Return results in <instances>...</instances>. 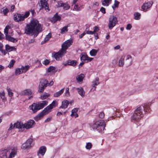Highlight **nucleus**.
<instances>
[{"mask_svg": "<svg viewBox=\"0 0 158 158\" xmlns=\"http://www.w3.org/2000/svg\"><path fill=\"white\" fill-rule=\"evenodd\" d=\"M48 103V101H43L39 102L38 103H33L30 106V108L32 110L33 113H35L38 110L43 108Z\"/></svg>", "mask_w": 158, "mask_h": 158, "instance_id": "nucleus-4", "label": "nucleus"}, {"mask_svg": "<svg viewBox=\"0 0 158 158\" xmlns=\"http://www.w3.org/2000/svg\"><path fill=\"white\" fill-rule=\"evenodd\" d=\"M99 116L100 118H104V114L103 113L101 112L99 114Z\"/></svg>", "mask_w": 158, "mask_h": 158, "instance_id": "nucleus-55", "label": "nucleus"}, {"mask_svg": "<svg viewBox=\"0 0 158 158\" xmlns=\"http://www.w3.org/2000/svg\"><path fill=\"white\" fill-rule=\"evenodd\" d=\"M85 31L86 32V34H88L93 35L94 34V32L91 31H87L86 29Z\"/></svg>", "mask_w": 158, "mask_h": 158, "instance_id": "nucleus-53", "label": "nucleus"}, {"mask_svg": "<svg viewBox=\"0 0 158 158\" xmlns=\"http://www.w3.org/2000/svg\"><path fill=\"white\" fill-rule=\"evenodd\" d=\"M84 77V75L83 74H81L77 75L76 77L77 81L78 82L81 81Z\"/></svg>", "mask_w": 158, "mask_h": 158, "instance_id": "nucleus-27", "label": "nucleus"}, {"mask_svg": "<svg viewBox=\"0 0 158 158\" xmlns=\"http://www.w3.org/2000/svg\"><path fill=\"white\" fill-rule=\"evenodd\" d=\"M50 61L46 59L43 61V64L45 65H48Z\"/></svg>", "mask_w": 158, "mask_h": 158, "instance_id": "nucleus-49", "label": "nucleus"}, {"mask_svg": "<svg viewBox=\"0 0 158 158\" xmlns=\"http://www.w3.org/2000/svg\"><path fill=\"white\" fill-rule=\"evenodd\" d=\"M71 116L72 117L75 116V118H76L78 116V115L77 114V113H73V112H72Z\"/></svg>", "mask_w": 158, "mask_h": 158, "instance_id": "nucleus-56", "label": "nucleus"}, {"mask_svg": "<svg viewBox=\"0 0 158 158\" xmlns=\"http://www.w3.org/2000/svg\"><path fill=\"white\" fill-rule=\"evenodd\" d=\"M153 2L150 1L144 3L141 6L142 10L144 12H146L152 6Z\"/></svg>", "mask_w": 158, "mask_h": 158, "instance_id": "nucleus-12", "label": "nucleus"}, {"mask_svg": "<svg viewBox=\"0 0 158 158\" xmlns=\"http://www.w3.org/2000/svg\"><path fill=\"white\" fill-rule=\"evenodd\" d=\"M99 29L97 26H95L94 27V33L98 31H99Z\"/></svg>", "mask_w": 158, "mask_h": 158, "instance_id": "nucleus-54", "label": "nucleus"}, {"mask_svg": "<svg viewBox=\"0 0 158 158\" xmlns=\"http://www.w3.org/2000/svg\"><path fill=\"white\" fill-rule=\"evenodd\" d=\"M85 33L84 32L83 33L79 35L80 38H81L85 35Z\"/></svg>", "mask_w": 158, "mask_h": 158, "instance_id": "nucleus-64", "label": "nucleus"}, {"mask_svg": "<svg viewBox=\"0 0 158 158\" xmlns=\"http://www.w3.org/2000/svg\"><path fill=\"white\" fill-rule=\"evenodd\" d=\"M72 40L71 39L67 40L64 42L61 46L62 48L61 49L63 51L62 52L63 53H66V50L72 44Z\"/></svg>", "mask_w": 158, "mask_h": 158, "instance_id": "nucleus-9", "label": "nucleus"}, {"mask_svg": "<svg viewBox=\"0 0 158 158\" xmlns=\"http://www.w3.org/2000/svg\"><path fill=\"white\" fill-rule=\"evenodd\" d=\"M69 104V101L67 100H64L62 102V105L60 108L65 109L67 108Z\"/></svg>", "mask_w": 158, "mask_h": 158, "instance_id": "nucleus-24", "label": "nucleus"}, {"mask_svg": "<svg viewBox=\"0 0 158 158\" xmlns=\"http://www.w3.org/2000/svg\"><path fill=\"white\" fill-rule=\"evenodd\" d=\"M56 6L57 7H63V9L65 10H67L70 7V6L67 3H63L61 1L58 2Z\"/></svg>", "mask_w": 158, "mask_h": 158, "instance_id": "nucleus-14", "label": "nucleus"}, {"mask_svg": "<svg viewBox=\"0 0 158 158\" xmlns=\"http://www.w3.org/2000/svg\"><path fill=\"white\" fill-rule=\"evenodd\" d=\"M48 1V0H41L40 5V6L41 7L40 9L44 8L47 12L49 11Z\"/></svg>", "mask_w": 158, "mask_h": 158, "instance_id": "nucleus-13", "label": "nucleus"}, {"mask_svg": "<svg viewBox=\"0 0 158 158\" xmlns=\"http://www.w3.org/2000/svg\"><path fill=\"white\" fill-rule=\"evenodd\" d=\"M46 150V148L45 146H43L40 147L39 151V153L43 156L45 153Z\"/></svg>", "mask_w": 158, "mask_h": 158, "instance_id": "nucleus-26", "label": "nucleus"}, {"mask_svg": "<svg viewBox=\"0 0 158 158\" xmlns=\"http://www.w3.org/2000/svg\"><path fill=\"white\" fill-rule=\"evenodd\" d=\"M69 26V24L67 26L64 27L61 30V33L63 34L68 31V27Z\"/></svg>", "mask_w": 158, "mask_h": 158, "instance_id": "nucleus-37", "label": "nucleus"}, {"mask_svg": "<svg viewBox=\"0 0 158 158\" xmlns=\"http://www.w3.org/2000/svg\"><path fill=\"white\" fill-rule=\"evenodd\" d=\"M69 88H67L66 89L65 92L64 93V95L66 96V97H69L70 96V93L69 91Z\"/></svg>", "mask_w": 158, "mask_h": 158, "instance_id": "nucleus-45", "label": "nucleus"}, {"mask_svg": "<svg viewBox=\"0 0 158 158\" xmlns=\"http://www.w3.org/2000/svg\"><path fill=\"white\" fill-rule=\"evenodd\" d=\"M30 13L29 11H27L22 14H15L13 16L14 20L15 22H17L23 21L25 18L28 17Z\"/></svg>", "mask_w": 158, "mask_h": 158, "instance_id": "nucleus-7", "label": "nucleus"}, {"mask_svg": "<svg viewBox=\"0 0 158 158\" xmlns=\"http://www.w3.org/2000/svg\"><path fill=\"white\" fill-rule=\"evenodd\" d=\"M56 101H53L50 105L45 108L40 114L34 117L36 121L40 120L44 115L47 114L51 112L52 110L56 106Z\"/></svg>", "mask_w": 158, "mask_h": 158, "instance_id": "nucleus-2", "label": "nucleus"}, {"mask_svg": "<svg viewBox=\"0 0 158 158\" xmlns=\"http://www.w3.org/2000/svg\"><path fill=\"white\" fill-rule=\"evenodd\" d=\"M50 96V94L46 93H44V94L41 95L40 98L42 100L45 99Z\"/></svg>", "mask_w": 158, "mask_h": 158, "instance_id": "nucleus-35", "label": "nucleus"}, {"mask_svg": "<svg viewBox=\"0 0 158 158\" xmlns=\"http://www.w3.org/2000/svg\"><path fill=\"white\" fill-rule=\"evenodd\" d=\"M9 28H10V27L9 26H7L4 29V33L6 35V36H7V35L8 33V30Z\"/></svg>", "mask_w": 158, "mask_h": 158, "instance_id": "nucleus-46", "label": "nucleus"}, {"mask_svg": "<svg viewBox=\"0 0 158 158\" xmlns=\"http://www.w3.org/2000/svg\"><path fill=\"white\" fill-rule=\"evenodd\" d=\"M52 118H47L45 121V123H47L50 121L51 119Z\"/></svg>", "mask_w": 158, "mask_h": 158, "instance_id": "nucleus-60", "label": "nucleus"}, {"mask_svg": "<svg viewBox=\"0 0 158 158\" xmlns=\"http://www.w3.org/2000/svg\"><path fill=\"white\" fill-rule=\"evenodd\" d=\"M35 40L34 39H31L28 42V44H31L32 43H33L35 42Z\"/></svg>", "mask_w": 158, "mask_h": 158, "instance_id": "nucleus-58", "label": "nucleus"}, {"mask_svg": "<svg viewBox=\"0 0 158 158\" xmlns=\"http://www.w3.org/2000/svg\"><path fill=\"white\" fill-rule=\"evenodd\" d=\"M6 50L8 52L11 51H15L16 48L10 46L9 45L6 44L5 46Z\"/></svg>", "mask_w": 158, "mask_h": 158, "instance_id": "nucleus-25", "label": "nucleus"}, {"mask_svg": "<svg viewBox=\"0 0 158 158\" xmlns=\"http://www.w3.org/2000/svg\"><path fill=\"white\" fill-rule=\"evenodd\" d=\"M30 66L28 65H26L25 66H22L21 69L23 73H25L29 68Z\"/></svg>", "mask_w": 158, "mask_h": 158, "instance_id": "nucleus-40", "label": "nucleus"}, {"mask_svg": "<svg viewBox=\"0 0 158 158\" xmlns=\"http://www.w3.org/2000/svg\"><path fill=\"white\" fill-rule=\"evenodd\" d=\"M67 64L69 65L74 66L77 64V61L75 60H69L68 61Z\"/></svg>", "mask_w": 158, "mask_h": 158, "instance_id": "nucleus-31", "label": "nucleus"}, {"mask_svg": "<svg viewBox=\"0 0 158 158\" xmlns=\"http://www.w3.org/2000/svg\"><path fill=\"white\" fill-rule=\"evenodd\" d=\"M15 6L14 5H12L10 7V11L11 12L13 11L15 9Z\"/></svg>", "mask_w": 158, "mask_h": 158, "instance_id": "nucleus-59", "label": "nucleus"}, {"mask_svg": "<svg viewBox=\"0 0 158 158\" xmlns=\"http://www.w3.org/2000/svg\"><path fill=\"white\" fill-rule=\"evenodd\" d=\"M81 60L87 61V62L91 61L93 59V58L88 57L85 53H82L80 56Z\"/></svg>", "mask_w": 158, "mask_h": 158, "instance_id": "nucleus-15", "label": "nucleus"}, {"mask_svg": "<svg viewBox=\"0 0 158 158\" xmlns=\"http://www.w3.org/2000/svg\"><path fill=\"white\" fill-rule=\"evenodd\" d=\"M6 38L8 40L12 42H16L17 40L14 38L10 36H6Z\"/></svg>", "mask_w": 158, "mask_h": 158, "instance_id": "nucleus-36", "label": "nucleus"}, {"mask_svg": "<svg viewBox=\"0 0 158 158\" xmlns=\"http://www.w3.org/2000/svg\"><path fill=\"white\" fill-rule=\"evenodd\" d=\"M33 139L31 138L28 139L25 143L22 144L21 148L23 149L30 148L33 145Z\"/></svg>", "mask_w": 158, "mask_h": 158, "instance_id": "nucleus-11", "label": "nucleus"}, {"mask_svg": "<svg viewBox=\"0 0 158 158\" xmlns=\"http://www.w3.org/2000/svg\"><path fill=\"white\" fill-rule=\"evenodd\" d=\"M7 90L9 96L12 97L13 96V93L12 92L11 90L10 89H8Z\"/></svg>", "mask_w": 158, "mask_h": 158, "instance_id": "nucleus-50", "label": "nucleus"}, {"mask_svg": "<svg viewBox=\"0 0 158 158\" xmlns=\"http://www.w3.org/2000/svg\"><path fill=\"white\" fill-rule=\"evenodd\" d=\"M23 73V71H22L21 68H17L15 70V75L17 76L22 73Z\"/></svg>", "mask_w": 158, "mask_h": 158, "instance_id": "nucleus-33", "label": "nucleus"}, {"mask_svg": "<svg viewBox=\"0 0 158 158\" xmlns=\"http://www.w3.org/2000/svg\"><path fill=\"white\" fill-rule=\"evenodd\" d=\"M143 108V106H140L135 110L134 114L131 117V121L132 122L136 123L140 120L143 116L142 112Z\"/></svg>", "mask_w": 158, "mask_h": 158, "instance_id": "nucleus-3", "label": "nucleus"}, {"mask_svg": "<svg viewBox=\"0 0 158 158\" xmlns=\"http://www.w3.org/2000/svg\"><path fill=\"white\" fill-rule=\"evenodd\" d=\"M35 123L33 120H29L26 123L24 124V127L26 129L31 128L35 125Z\"/></svg>", "mask_w": 158, "mask_h": 158, "instance_id": "nucleus-17", "label": "nucleus"}, {"mask_svg": "<svg viewBox=\"0 0 158 158\" xmlns=\"http://www.w3.org/2000/svg\"><path fill=\"white\" fill-rule=\"evenodd\" d=\"M132 27V25L130 24H128L127 25L126 29L127 30H130Z\"/></svg>", "mask_w": 158, "mask_h": 158, "instance_id": "nucleus-51", "label": "nucleus"}, {"mask_svg": "<svg viewBox=\"0 0 158 158\" xmlns=\"http://www.w3.org/2000/svg\"><path fill=\"white\" fill-rule=\"evenodd\" d=\"M53 81H52L49 83H48V86H52L53 85Z\"/></svg>", "mask_w": 158, "mask_h": 158, "instance_id": "nucleus-62", "label": "nucleus"}, {"mask_svg": "<svg viewBox=\"0 0 158 158\" xmlns=\"http://www.w3.org/2000/svg\"><path fill=\"white\" fill-rule=\"evenodd\" d=\"M124 58L121 57V58L118 61V66L119 67H122L123 66L124 64Z\"/></svg>", "mask_w": 158, "mask_h": 158, "instance_id": "nucleus-34", "label": "nucleus"}, {"mask_svg": "<svg viewBox=\"0 0 158 158\" xmlns=\"http://www.w3.org/2000/svg\"><path fill=\"white\" fill-rule=\"evenodd\" d=\"M14 127H15V126H14V125L13 126V125L12 123H11L10 125V127L9 128L8 130L10 131L12 129H13Z\"/></svg>", "mask_w": 158, "mask_h": 158, "instance_id": "nucleus-57", "label": "nucleus"}, {"mask_svg": "<svg viewBox=\"0 0 158 158\" xmlns=\"http://www.w3.org/2000/svg\"><path fill=\"white\" fill-rule=\"evenodd\" d=\"M117 18L114 15H111L109 19V23L108 26L110 29H112L115 26L116 24L117 23Z\"/></svg>", "mask_w": 158, "mask_h": 158, "instance_id": "nucleus-8", "label": "nucleus"}, {"mask_svg": "<svg viewBox=\"0 0 158 158\" xmlns=\"http://www.w3.org/2000/svg\"><path fill=\"white\" fill-rule=\"evenodd\" d=\"M15 62V60H14L13 59L11 60L8 66V67L9 68H11V67H13Z\"/></svg>", "mask_w": 158, "mask_h": 158, "instance_id": "nucleus-44", "label": "nucleus"}, {"mask_svg": "<svg viewBox=\"0 0 158 158\" xmlns=\"http://www.w3.org/2000/svg\"><path fill=\"white\" fill-rule=\"evenodd\" d=\"M16 150L13 149L10 152L7 149H4L0 151V158H12L16 155Z\"/></svg>", "mask_w": 158, "mask_h": 158, "instance_id": "nucleus-5", "label": "nucleus"}, {"mask_svg": "<svg viewBox=\"0 0 158 158\" xmlns=\"http://www.w3.org/2000/svg\"><path fill=\"white\" fill-rule=\"evenodd\" d=\"M92 146V145L91 143L88 142L86 144V145L85 146V148L89 150L90 149Z\"/></svg>", "mask_w": 158, "mask_h": 158, "instance_id": "nucleus-43", "label": "nucleus"}, {"mask_svg": "<svg viewBox=\"0 0 158 158\" xmlns=\"http://www.w3.org/2000/svg\"><path fill=\"white\" fill-rule=\"evenodd\" d=\"M119 2L118 1L115 0L113 6H112V7L114 10L116 8L118 7L119 4Z\"/></svg>", "mask_w": 158, "mask_h": 158, "instance_id": "nucleus-38", "label": "nucleus"}, {"mask_svg": "<svg viewBox=\"0 0 158 158\" xmlns=\"http://www.w3.org/2000/svg\"><path fill=\"white\" fill-rule=\"evenodd\" d=\"M55 69V67L52 66H50L48 69V72H51L53 70H54Z\"/></svg>", "mask_w": 158, "mask_h": 158, "instance_id": "nucleus-48", "label": "nucleus"}, {"mask_svg": "<svg viewBox=\"0 0 158 158\" xmlns=\"http://www.w3.org/2000/svg\"><path fill=\"white\" fill-rule=\"evenodd\" d=\"M105 125L103 120H100L94 123L92 127L94 130L96 129L99 132H101L104 130Z\"/></svg>", "mask_w": 158, "mask_h": 158, "instance_id": "nucleus-6", "label": "nucleus"}, {"mask_svg": "<svg viewBox=\"0 0 158 158\" xmlns=\"http://www.w3.org/2000/svg\"><path fill=\"white\" fill-rule=\"evenodd\" d=\"M100 11L102 13L104 14L106 13V9L105 8L102 7L100 9Z\"/></svg>", "mask_w": 158, "mask_h": 158, "instance_id": "nucleus-52", "label": "nucleus"}, {"mask_svg": "<svg viewBox=\"0 0 158 158\" xmlns=\"http://www.w3.org/2000/svg\"><path fill=\"white\" fill-rule=\"evenodd\" d=\"M42 28L39 21L36 19H33L29 23L27 24L25 28V33L27 35H34V37H35L42 31Z\"/></svg>", "mask_w": 158, "mask_h": 158, "instance_id": "nucleus-1", "label": "nucleus"}, {"mask_svg": "<svg viewBox=\"0 0 158 158\" xmlns=\"http://www.w3.org/2000/svg\"><path fill=\"white\" fill-rule=\"evenodd\" d=\"M76 89L77 90V92L82 97L85 96V92L82 87H79L76 88Z\"/></svg>", "mask_w": 158, "mask_h": 158, "instance_id": "nucleus-23", "label": "nucleus"}, {"mask_svg": "<svg viewBox=\"0 0 158 158\" xmlns=\"http://www.w3.org/2000/svg\"><path fill=\"white\" fill-rule=\"evenodd\" d=\"M99 78L97 77L93 81L92 85L93 87L92 88L91 90H92L93 91L95 90L96 88V86L98 85L99 84Z\"/></svg>", "mask_w": 158, "mask_h": 158, "instance_id": "nucleus-19", "label": "nucleus"}, {"mask_svg": "<svg viewBox=\"0 0 158 158\" xmlns=\"http://www.w3.org/2000/svg\"><path fill=\"white\" fill-rule=\"evenodd\" d=\"M97 52V51L95 49H92L90 52V54L91 56H95Z\"/></svg>", "mask_w": 158, "mask_h": 158, "instance_id": "nucleus-42", "label": "nucleus"}, {"mask_svg": "<svg viewBox=\"0 0 158 158\" xmlns=\"http://www.w3.org/2000/svg\"><path fill=\"white\" fill-rule=\"evenodd\" d=\"M24 125V124L22 122H17L14 124V126L16 128L19 129V131L21 132L23 131V129L25 128Z\"/></svg>", "mask_w": 158, "mask_h": 158, "instance_id": "nucleus-16", "label": "nucleus"}, {"mask_svg": "<svg viewBox=\"0 0 158 158\" xmlns=\"http://www.w3.org/2000/svg\"><path fill=\"white\" fill-rule=\"evenodd\" d=\"M126 65L127 67L131 65L132 64V60L131 56L129 55H128L127 56V58L126 59Z\"/></svg>", "mask_w": 158, "mask_h": 158, "instance_id": "nucleus-21", "label": "nucleus"}, {"mask_svg": "<svg viewBox=\"0 0 158 158\" xmlns=\"http://www.w3.org/2000/svg\"><path fill=\"white\" fill-rule=\"evenodd\" d=\"M134 19L135 20H139L140 18L141 14L138 12L134 13Z\"/></svg>", "mask_w": 158, "mask_h": 158, "instance_id": "nucleus-32", "label": "nucleus"}, {"mask_svg": "<svg viewBox=\"0 0 158 158\" xmlns=\"http://www.w3.org/2000/svg\"><path fill=\"white\" fill-rule=\"evenodd\" d=\"M61 19V17L58 15V14L56 13L51 19V21L53 23H55L58 20H60Z\"/></svg>", "mask_w": 158, "mask_h": 158, "instance_id": "nucleus-22", "label": "nucleus"}, {"mask_svg": "<svg viewBox=\"0 0 158 158\" xmlns=\"http://www.w3.org/2000/svg\"><path fill=\"white\" fill-rule=\"evenodd\" d=\"M52 35L51 33H48V34L46 36V37H45V38L44 39V42L42 41V42L41 44H43L45 43L47 41L49 40V39L51 37Z\"/></svg>", "mask_w": 158, "mask_h": 158, "instance_id": "nucleus-30", "label": "nucleus"}, {"mask_svg": "<svg viewBox=\"0 0 158 158\" xmlns=\"http://www.w3.org/2000/svg\"><path fill=\"white\" fill-rule=\"evenodd\" d=\"M48 85V81L44 79H41L38 91L42 92L44 90V89Z\"/></svg>", "mask_w": 158, "mask_h": 158, "instance_id": "nucleus-10", "label": "nucleus"}, {"mask_svg": "<svg viewBox=\"0 0 158 158\" xmlns=\"http://www.w3.org/2000/svg\"><path fill=\"white\" fill-rule=\"evenodd\" d=\"M120 48V47L119 45H118L114 48L115 50L119 49Z\"/></svg>", "mask_w": 158, "mask_h": 158, "instance_id": "nucleus-61", "label": "nucleus"}, {"mask_svg": "<svg viewBox=\"0 0 158 158\" xmlns=\"http://www.w3.org/2000/svg\"><path fill=\"white\" fill-rule=\"evenodd\" d=\"M3 44L2 43H0V51H1L4 55H5L6 54V52L5 50L3 49Z\"/></svg>", "mask_w": 158, "mask_h": 158, "instance_id": "nucleus-39", "label": "nucleus"}, {"mask_svg": "<svg viewBox=\"0 0 158 158\" xmlns=\"http://www.w3.org/2000/svg\"><path fill=\"white\" fill-rule=\"evenodd\" d=\"M77 108H74L72 110V112H73V113H77Z\"/></svg>", "mask_w": 158, "mask_h": 158, "instance_id": "nucleus-63", "label": "nucleus"}, {"mask_svg": "<svg viewBox=\"0 0 158 158\" xmlns=\"http://www.w3.org/2000/svg\"><path fill=\"white\" fill-rule=\"evenodd\" d=\"M64 88L61 89L59 91L55 93L54 94L53 96L55 97H58L61 95L64 91Z\"/></svg>", "mask_w": 158, "mask_h": 158, "instance_id": "nucleus-28", "label": "nucleus"}, {"mask_svg": "<svg viewBox=\"0 0 158 158\" xmlns=\"http://www.w3.org/2000/svg\"><path fill=\"white\" fill-rule=\"evenodd\" d=\"M112 0H104L102 2V4L104 6H108L111 3Z\"/></svg>", "mask_w": 158, "mask_h": 158, "instance_id": "nucleus-29", "label": "nucleus"}, {"mask_svg": "<svg viewBox=\"0 0 158 158\" xmlns=\"http://www.w3.org/2000/svg\"><path fill=\"white\" fill-rule=\"evenodd\" d=\"M63 51L61 49L58 52L55 53L54 55V56L55 59L57 60H60V58H61L62 56H63L66 53H63L62 52Z\"/></svg>", "mask_w": 158, "mask_h": 158, "instance_id": "nucleus-18", "label": "nucleus"}, {"mask_svg": "<svg viewBox=\"0 0 158 158\" xmlns=\"http://www.w3.org/2000/svg\"><path fill=\"white\" fill-rule=\"evenodd\" d=\"M32 92L31 90L29 89H27L21 92V94L22 95H27L28 96H31L28 98V99H30L32 97V96H31Z\"/></svg>", "mask_w": 158, "mask_h": 158, "instance_id": "nucleus-20", "label": "nucleus"}, {"mask_svg": "<svg viewBox=\"0 0 158 158\" xmlns=\"http://www.w3.org/2000/svg\"><path fill=\"white\" fill-rule=\"evenodd\" d=\"M0 97L3 101L6 100V98L5 96V93L4 91L0 92Z\"/></svg>", "mask_w": 158, "mask_h": 158, "instance_id": "nucleus-41", "label": "nucleus"}, {"mask_svg": "<svg viewBox=\"0 0 158 158\" xmlns=\"http://www.w3.org/2000/svg\"><path fill=\"white\" fill-rule=\"evenodd\" d=\"M3 12L4 15H6L9 12V10L7 8H3Z\"/></svg>", "mask_w": 158, "mask_h": 158, "instance_id": "nucleus-47", "label": "nucleus"}]
</instances>
